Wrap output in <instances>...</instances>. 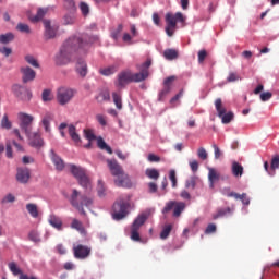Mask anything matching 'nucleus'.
Wrapping results in <instances>:
<instances>
[{
    "label": "nucleus",
    "instance_id": "obj_1",
    "mask_svg": "<svg viewBox=\"0 0 279 279\" xmlns=\"http://www.w3.org/2000/svg\"><path fill=\"white\" fill-rule=\"evenodd\" d=\"M89 47L88 41H84L80 37H70L62 44L59 53L54 58L57 66H64L73 62L77 56H86Z\"/></svg>",
    "mask_w": 279,
    "mask_h": 279
},
{
    "label": "nucleus",
    "instance_id": "obj_2",
    "mask_svg": "<svg viewBox=\"0 0 279 279\" xmlns=\"http://www.w3.org/2000/svg\"><path fill=\"white\" fill-rule=\"evenodd\" d=\"M107 166L111 175H113L116 186L122 189H132V181L130 180V175L123 171V167L119 165V161L116 159H107Z\"/></svg>",
    "mask_w": 279,
    "mask_h": 279
},
{
    "label": "nucleus",
    "instance_id": "obj_3",
    "mask_svg": "<svg viewBox=\"0 0 279 279\" xmlns=\"http://www.w3.org/2000/svg\"><path fill=\"white\" fill-rule=\"evenodd\" d=\"M69 202L73 208L78 210L81 215L86 216V210L85 208H90V205L93 204V197L82 194V192L77 191L76 189L72 190V193L69 197Z\"/></svg>",
    "mask_w": 279,
    "mask_h": 279
},
{
    "label": "nucleus",
    "instance_id": "obj_4",
    "mask_svg": "<svg viewBox=\"0 0 279 279\" xmlns=\"http://www.w3.org/2000/svg\"><path fill=\"white\" fill-rule=\"evenodd\" d=\"M166 34L171 38L175 33L178 23L184 25L186 23V16L182 12H177L175 14L168 12L166 13Z\"/></svg>",
    "mask_w": 279,
    "mask_h": 279
},
{
    "label": "nucleus",
    "instance_id": "obj_5",
    "mask_svg": "<svg viewBox=\"0 0 279 279\" xmlns=\"http://www.w3.org/2000/svg\"><path fill=\"white\" fill-rule=\"evenodd\" d=\"M70 167V173H72L73 178L77 180L80 186L82 189H93V183L90 182V178H88V174H86V169L75 166L73 163L69 165Z\"/></svg>",
    "mask_w": 279,
    "mask_h": 279
},
{
    "label": "nucleus",
    "instance_id": "obj_6",
    "mask_svg": "<svg viewBox=\"0 0 279 279\" xmlns=\"http://www.w3.org/2000/svg\"><path fill=\"white\" fill-rule=\"evenodd\" d=\"M149 66H151V60H147L142 65L137 66V69H140V73L131 72L132 82H145V80L149 77Z\"/></svg>",
    "mask_w": 279,
    "mask_h": 279
},
{
    "label": "nucleus",
    "instance_id": "obj_7",
    "mask_svg": "<svg viewBox=\"0 0 279 279\" xmlns=\"http://www.w3.org/2000/svg\"><path fill=\"white\" fill-rule=\"evenodd\" d=\"M186 208V204L182 202L169 201L166 203V206L162 209V214L167 215V213H171L173 210V217H180L184 209Z\"/></svg>",
    "mask_w": 279,
    "mask_h": 279
},
{
    "label": "nucleus",
    "instance_id": "obj_8",
    "mask_svg": "<svg viewBox=\"0 0 279 279\" xmlns=\"http://www.w3.org/2000/svg\"><path fill=\"white\" fill-rule=\"evenodd\" d=\"M111 215L114 221L125 219V217H128V203H124L123 201L116 202L113 204Z\"/></svg>",
    "mask_w": 279,
    "mask_h": 279
},
{
    "label": "nucleus",
    "instance_id": "obj_9",
    "mask_svg": "<svg viewBox=\"0 0 279 279\" xmlns=\"http://www.w3.org/2000/svg\"><path fill=\"white\" fill-rule=\"evenodd\" d=\"M75 97V92L69 87H60L57 90V101L60 106H66Z\"/></svg>",
    "mask_w": 279,
    "mask_h": 279
},
{
    "label": "nucleus",
    "instance_id": "obj_10",
    "mask_svg": "<svg viewBox=\"0 0 279 279\" xmlns=\"http://www.w3.org/2000/svg\"><path fill=\"white\" fill-rule=\"evenodd\" d=\"M14 40V35L12 33H5L0 35V53L8 58L12 54V48L5 47V45H10Z\"/></svg>",
    "mask_w": 279,
    "mask_h": 279
},
{
    "label": "nucleus",
    "instance_id": "obj_11",
    "mask_svg": "<svg viewBox=\"0 0 279 279\" xmlns=\"http://www.w3.org/2000/svg\"><path fill=\"white\" fill-rule=\"evenodd\" d=\"M17 117L22 132L29 134V132H32V123L34 122V117L23 112H20Z\"/></svg>",
    "mask_w": 279,
    "mask_h": 279
},
{
    "label": "nucleus",
    "instance_id": "obj_12",
    "mask_svg": "<svg viewBox=\"0 0 279 279\" xmlns=\"http://www.w3.org/2000/svg\"><path fill=\"white\" fill-rule=\"evenodd\" d=\"M117 88H125L128 84H132V71L125 70L118 74V80L114 83Z\"/></svg>",
    "mask_w": 279,
    "mask_h": 279
},
{
    "label": "nucleus",
    "instance_id": "obj_13",
    "mask_svg": "<svg viewBox=\"0 0 279 279\" xmlns=\"http://www.w3.org/2000/svg\"><path fill=\"white\" fill-rule=\"evenodd\" d=\"M12 90L14 95L23 101H29V99H32V92L24 86L15 84L13 85Z\"/></svg>",
    "mask_w": 279,
    "mask_h": 279
},
{
    "label": "nucleus",
    "instance_id": "obj_14",
    "mask_svg": "<svg viewBox=\"0 0 279 279\" xmlns=\"http://www.w3.org/2000/svg\"><path fill=\"white\" fill-rule=\"evenodd\" d=\"M44 27H45V39L46 40H51L53 38H56L57 34H58V25H51V21L49 20H45L44 21Z\"/></svg>",
    "mask_w": 279,
    "mask_h": 279
},
{
    "label": "nucleus",
    "instance_id": "obj_15",
    "mask_svg": "<svg viewBox=\"0 0 279 279\" xmlns=\"http://www.w3.org/2000/svg\"><path fill=\"white\" fill-rule=\"evenodd\" d=\"M29 178H32V172L28 170V168L24 167L16 169V182L20 184H27V182H29Z\"/></svg>",
    "mask_w": 279,
    "mask_h": 279
},
{
    "label": "nucleus",
    "instance_id": "obj_16",
    "mask_svg": "<svg viewBox=\"0 0 279 279\" xmlns=\"http://www.w3.org/2000/svg\"><path fill=\"white\" fill-rule=\"evenodd\" d=\"M173 82H175V76H169L165 78L163 88L158 96L159 101H165V97L171 93V84H173Z\"/></svg>",
    "mask_w": 279,
    "mask_h": 279
},
{
    "label": "nucleus",
    "instance_id": "obj_17",
    "mask_svg": "<svg viewBox=\"0 0 279 279\" xmlns=\"http://www.w3.org/2000/svg\"><path fill=\"white\" fill-rule=\"evenodd\" d=\"M26 136L29 141L31 147H36L38 149L45 144V142L40 138V132L29 131V133H26Z\"/></svg>",
    "mask_w": 279,
    "mask_h": 279
},
{
    "label": "nucleus",
    "instance_id": "obj_18",
    "mask_svg": "<svg viewBox=\"0 0 279 279\" xmlns=\"http://www.w3.org/2000/svg\"><path fill=\"white\" fill-rule=\"evenodd\" d=\"M197 186H204V182L197 175H192L185 181V189L189 191H195Z\"/></svg>",
    "mask_w": 279,
    "mask_h": 279
},
{
    "label": "nucleus",
    "instance_id": "obj_19",
    "mask_svg": "<svg viewBox=\"0 0 279 279\" xmlns=\"http://www.w3.org/2000/svg\"><path fill=\"white\" fill-rule=\"evenodd\" d=\"M22 73V80L24 84H27V82H33V80H36V71L32 70V68L26 66L21 69Z\"/></svg>",
    "mask_w": 279,
    "mask_h": 279
},
{
    "label": "nucleus",
    "instance_id": "obj_20",
    "mask_svg": "<svg viewBox=\"0 0 279 279\" xmlns=\"http://www.w3.org/2000/svg\"><path fill=\"white\" fill-rule=\"evenodd\" d=\"M76 73H78L81 77L88 75V65L82 58L76 59Z\"/></svg>",
    "mask_w": 279,
    "mask_h": 279
},
{
    "label": "nucleus",
    "instance_id": "obj_21",
    "mask_svg": "<svg viewBox=\"0 0 279 279\" xmlns=\"http://www.w3.org/2000/svg\"><path fill=\"white\" fill-rule=\"evenodd\" d=\"M73 254L77 259L88 258L89 248L88 246H75L73 247Z\"/></svg>",
    "mask_w": 279,
    "mask_h": 279
},
{
    "label": "nucleus",
    "instance_id": "obj_22",
    "mask_svg": "<svg viewBox=\"0 0 279 279\" xmlns=\"http://www.w3.org/2000/svg\"><path fill=\"white\" fill-rule=\"evenodd\" d=\"M9 271L13 274V276H20V279H37L35 277H28L27 275L22 274V270L17 268V265L15 263H9Z\"/></svg>",
    "mask_w": 279,
    "mask_h": 279
},
{
    "label": "nucleus",
    "instance_id": "obj_23",
    "mask_svg": "<svg viewBox=\"0 0 279 279\" xmlns=\"http://www.w3.org/2000/svg\"><path fill=\"white\" fill-rule=\"evenodd\" d=\"M47 12H49V8H39L37 10L36 15H29V21L32 23H38V21H43V19H45V16L47 15Z\"/></svg>",
    "mask_w": 279,
    "mask_h": 279
},
{
    "label": "nucleus",
    "instance_id": "obj_24",
    "mask_svg": "<svg viewBox=\"0 0 279 279\" xmlns=\"http://www.w3.org/2000/svg\"><path fill=\"white\" fill-rule=\"evenodd\" d=\"M221 175L217 170L210 168L208 172V181H209V187L215 189V182H219Z\"/></svg>",
    "mask_w": 279,
    "mask_h": 279
},
{
    "label": "nucleus",
    "instance_id": "obj_25",
    "mask_svg": "<svg viewBox=\"0 0 279 279\" xmlns=\"http://www.w3.org/2000/svg\"><path fill=\"white\" fill-rule=\"evenodd\" d=\"M148 218L149 216L147 214L138 215L136 219L133 221L132 228L134 230H141V226H144L145 221H147Z\"/></svg>",
    "mask_w": 279,
    "mask_h": 279
},
{
    "label": "nucleus",
    "instance_id": "obj_26",
    "mask_svg": "<svg viewBox=\"0 0 279 279\" xmlns=\"http://www.w3.org/2000/svg\"><path fill=\"white\" fill-rule=\"evenodd\" d=\"M51 121H53V114L50 112H47L44 114L41 119V123L45 128V132H51Z\"/></svg>",
    "mask_w": 279,
    "mask_h": 279
},
{
    "label": "nucleus",
    "instance_id": "obj_27",
    "mask_svg": "<svg viewBox=\"0 0 279 279\" xmlns=\"http://www.w3.org/2000/svg\"><path fill=\"white\" fill-rule=\"evenodd\" d=\"M48 223L56 228V230H62V219L53 214L49 216Z\"/></svg>",
    "mask_w": 279,
    "mask_h": 279
},
{
    "label": "nucleus",
    "instance_id": "obj_28",
    "mask_svg": "<svg viewBox=\"0 0 279 279\" xmlns=\"http://www.w3.org/2000/svg\"><path fill=\"white\" fill-rule=\"evenodd\" d=\"M69 135L72 138V141L75 143V145H80L82 143V138L80 137V134H77V130L75 129V125L73 124L69 125Z\"/></svg>",
    "mask_w": 279,
    "mask_h": 279
},
{
    "label": "nucleus",
    "instance_id": "obj_29",
    "mask_svg": "<svg viewBox=\"0 0 279 279\" xmlns=\"http://www.w3.org/2000/svg\"><path fill=\"white\" fill-rule=\"evenodd\" d=\"M51 160L57 169V171H64V160L60 156L52 153Z\"/></svg>",
    "mask_w": 279,
    "mask_h": 279
},
{
    "label": "nucleus",
    "instance_id": "obj_30",
    "mask_svg": "<svg viewBox=\"0 0 279 279\" xmlns=\"http://www.w3.org/2000/svg\"><path fill=\"white\" fill-rule=\"evenodd\" d=\"M222 195H226V197H234L236 201H240V202H243V199L245 198V194L231 192L230 187H225L222 190Z\"/></svg>",
    "mask_w": 279,
    "mask_h": 279
},
{
    "label": "nucleus",
    "instance_id": "obj_31",
    "mask_svg": "<svg viewBox=\"0 0 279 279\" xmlns=\"http://www.w3.org/2000/svg\"><path fill=\"white\" fill-rule=\"evenodd\" d=\"M214 104L218 117H223V113L228 112V109H226V106L223 105V100H221V98H217Z\"/></svg>",
    "mask_w": 279,
    "mask_h": 279
},
{
    "label": "nucleus",
    "instance_id": "obj_32",
    "mask_svg": "<svg viewBox=\"0 0 279 279\" xmlns=\"http://www.w3.org/2000/svg\"><path fill=\"white\" fill-rule=\"evenodd\" d=\"M71 228H73V230H77L80 234H86V229L84 228V225L82 223V221L75 218L72 220Z\"/></svg>",
    "mask_w": 279,
    "mask_h": 279
},
{
    "label": "nucleus",
    "instance_id": "obj_33",
    "mask_svg": "<svg viewBox=\"0 0 279 279\" xmlns=\"http://www.w3.org/2000/svg\"><path fill=\"white\" fill-rule=\"evenodd\" d=\"M231 171H232L234 178H241V175H243V166H241L239 162L234 161L232 163Z\"/></svg>",
    "mask_w": 279,
    "mask_h": 279
},
{
    "label": "nucleus",
    "instance_id": "obj_34",
    "mask_svg": "<svg viewBox=\"0 0 279 279\" xmlns=\"http://www.w3.org/2000/svg\"><path fill=\"white\" fill-rule=\"evenodd\" d=\"M178 50L175 49H166L163 51V58H166V60H178Z\"/></svg>",
    "mask_w": 279,
    "mask_h": 279
},
{
    "label": "nucleus",
    "instance_id": "obj_35",
    "mask_svg": "<svg viewBox=\"0 0 279 279\" xmlns=\"http://www.w3.org/2000/svg\"><path fill=\"white\" fill-rule=\"evenodd\" d=\"M145 175L149 178V180H158V178H160V172L156 170V168H148L145 171Z\"/></svg>",
    "mask_w": 279,
    "mask_h": 279
},
{
    "label": "nucleus",
    "instance_id": "obj_36",
    "mask_svg": "<svg viewBox=\"0 0 279 279\" xmlns=\"http://www.w3.org/2000/svg\"><path fill=\"white\" fill-rule=\"evenodd\" d=\"M26 210L29 213L31 217L33 219H36L38 217V206L34 203H28L26 205Z\"/></svg>",
    "mask_w": 279,
    "mask_h": 279
},
{
    "label": "nucleus",
    "instance_id": "obj_37",
    "mask_svg": "<svg viewBox=\"0 0 279 279\" xmlns=\"http://www.w3.org/2000/svg\"><path fill=\"white\" fill-rule=\"evenodd\" d=\"M97 145L99 149L107 151V154H113L112 148L108 146V144L106 143V141H104V138L99 137L97 141Z\"/></svg>",
    "mask_w": 279,
    "mask_h": 279
},
{
    "label": "nucleus",
    "instance_id": "obj_38",
    "mask_svg": "<svg viewBox=\"0 0 279 279\" xmlns=\"http://www.w3.org/2000/svg\"><path fill=\"white\" fill-rule=\"evenodd\" d=\"M112 98H113V104L116 105L118 110H122L123 102H122L121 94H119L117 92H113L112 93Z\"/></svg>",
    "mask_w": 279,
    "mask_h": 279
},
{
    "label": "nucleus",
    "instance_id": "obj_39",
    "mask_svg": "<svg viewBox=\"0 0 279 279\" xmlns=\"http://www.w3.org/2000/svg\"><path fill=\"white\" fill-rule=\"evenodd\" d=\"M219 119H221V122L225 124L230 123V121H232L234 119V113H232V111H226L225 113H222V116H218Z\"/></svg>",
    "mask_w": 279,
    "mask_h": 279
},
{
    "label": "nucleus",
    "instance_id": "obj_40",
    "mask_svg": "<svg viewBox=\"0 0 279 279\" xmlns=\"http://www.w3.org/2000/svg\"><path fill=\"white\" fill-rule=\"evenodd\" d=\"M117 71H118V68L116 65H110L108 68L101 69L100 74L106 75V76L114 75V73H117Z\"/></svg>",
    "mask_w": 279,
    "mask_h": 279
},
{
    "label": "nucleus",
    "instance_id": "obj_41",
    "mask_svg": "<svg viewBox=\"0 0 279 279\" xmlns=\"http://www.w3.org/2000/svg\"><path fill=\"white\" fill-rule=\"evenodd\" d=\"M1 128L3 130H12V122L10 121V119L8 118V113H5L3 117H2V120H1Z\"/></svg>",
    "mask_w": 279,
    "mask_h": 279
},
{
    "label": "nucleus",
    "instance_id": "obj_42",
    "mask_svg": "<svg viewBox=\"0 0 279 279\" xmlns=\"http://www.w3.org/2000/svg\"><path fill=\"white\" fill-rule=\"evenodd\" d=\"M17 32H21L22 34H32V28H29V25L25 23H19L16 26Z\"/></svg>",
    "mask_w": 279,
    "mask_h": 279
},
{
    "label": "nucleus",
    "instance_id": "obj_43",
    "mask_svg": "<svg viewBox=\"0 0 279 279\" xmlns=\"http://www.w3.org/2000/svg\"><path fill=\"white\" fill-rule=\"evenodd\" d=\"M232 213V209L230 207H227L225 209H219L217 214L213 216V219H219L220 217H226V215H230Z\"/></svg>",
    "mask_w": 279,
    "mask_h": 279
},
{
    "label": "nucleus",
    "instance_id": "obj_44",
    "mask_svg": "<svg viewBox=\"0 0 279 279\" xmlns=\"http://www.w3.org/2000/svg\"><path fill=\"white\" fill-rule=\"evenodd\" d=\"M25 60L28 64H31V66H34L35 69H39L40 64L38 63V61L36 60V58H34V56H26Z\"/></svg>",
    "mask_w": 279,
    "mask_h": 279
},
{
    "label": "nucleus",
    "instance_id": "obj_45",
    "mask_svg": "<svg viewBox=\"0 0 279 279\" xmlns=\"http://www.w3.org/2000/svg\"><path fill=\"white\" fill-rule=\"evenodd\" d=\"M97 193H98V197L106 196V185H104L101 180L98 181Z\"/></svg>",
    "mask_w": 279,
    "mask_h": 279
},
{
    "label": "nucleus",
    "instance_id": "obj_46",
    "mask_svg": "<svg viewBox=\"0 0 279 279\" xmlns=\"http://www.w3.org/2000/svg\"><path fill=\"white\" fill-rule=\"evenodd\" d=\"M63 21L64 25H73V23H75V14L68 13L66 15H64Z\"/></svg>",
    "mask_w": 279,
    "mask_h": 279
},
{
    "label": "nucleus",
    "instance_id": "obj_47",
    "mask_svg": "<svg viewBox=\"0 0 279 279\" xmlns=\"http://www.w3.org/2000/svg\"><path fill=\"white\" fill-rule=\"evenodd\" d=\"M172 229L173 227L171 225H167L160 233V239H167L171 234Z\"/></svg>",
    "mask_w": 279,
    "mask_h": 279
},
{
    "label": "nucleus",
    "instance_id": "obj_48",
    "mask_svg": "<svg viewBox=\"0 0 279 279\" xmlns=\"http://www.w3.org/2000/svg\"><path fill=\"white\" fill-rule=\"evenodd\" d=\"M41 99L43 101H52L53 95H51V89H44Z\"/></svg>",
    "mask_w": 279,
    "mask_h": 279
},
{
    "label": "nucleus",
    "instance_id": "obj_49",
    "mask_svg": "<svg viewBox=\"0 0 279 279\" xmlns=\"http://www.w3.org/2000/svg\"><path fill=\"white\" fill-rule=\"evenodd\" d=\"M64 8L68 9L70 12H75V10H77L75 8V1H73V0H65Z\"/></svg>",
    "mask_w": 279,
    "mask_h": 279
},
{
    "label": "nucleus",
    "instance_id": "obj_50",
    "mask_svg": "<svg viewBox=\"0 0 279 279\" xmlns=\"http://www.w3.org/2000/svg\"><path fill=\"white\" fill-rule=\"evenodd\" d=\"M206 58H208V52L203 49L198 51V64H204V60H206Z\"/></svg>",
    "mask_w": 279,
    "mask_h": 279
},
{
    "label": "nucleus",
    "instance_id": "obj_51",
    "mask_svg": "<svg viewBox=\"0 0 279 279\" xmlns=\"http://www.w3.org/2000/svg\"><path fill=\"white\" fill-rule=\"evenodd\" d=\"M217 232V225L209 223L205 229V234H215Z\"/></svg>",
    "mask_w": 279,
    "mask_h": 279
},
{
    "label": "nucleus",
    "instance_id": "obj_52",
    "mask_svg": "<svg viewBox=\"0 0 279 279\" xmlns=\"http://www.w3.org/2000/svg\"><path fill=\"white\" fill-rule=\"evenodd\" d=\"M197 156L201 158V160H207L208 153H206V149L204 147L198 148Z\"/></svg>",
    "mask_w": 279,
    "mask_h": 279
},
{
    "label": "nucleus",
    "instance_id": "obj_53",
    "mask_svg": "<svg viewBox=\"0 0 279 279\" xmlns=\"http://www.w3.org/2000/svg\"><path fill=\"white\" fill-rule=\"evenodd\" d=\"M131 239L132 241H141V234L138 233V229L131 228Z\"/></svg>",
    "mask_w": 279,
    "mask_h": 279
},
{
    "label": "nucleus",
    "instance_id": "obj_54",
    "mask_svg": "<svg viewBox=\"0 0 279 279\" xmlns=\"http://www.w3.org/2000/svg\"><path fill=\"white\" fill-rule=\"evenodd\" d=\"M80 8H81V12H82L83 16H88V12H90L88 4L81 2Z\"/></svg>",
    "mask_w": 279,
    "mask_h": 279
},
{
    "label": "nucleus",
    "instance_id": "obj_55",
    "mask_svg": "<svg viewBox=\"0 0 279 279\" xmlns=\"http://www.w3.org/2000/svg\"><path fill=\"white\" fill-rule=\"evenodd\" d=\"M84 134H85V138H87V141H95V133H93L92 130H84Z\"/></svg>",
    "mask_w": 279,
    "mask_h": 279
},
{
    "label": "nucleus",
    "instance_id": "obj_56",
    "mask_svg": "<svg viewBox=\"0 0 279 279\" xmlns=\"http://www.w3.org/2000/svg\"><path fill=\"white\" fill-rule=\"evenodd\" d=\"M96 120L100 125H102V128H106V125H108V122L106 121V117H104V114H97Z\"/></svg>",
    "mask_w": 279,
    "mask_h": 279
},
{
    "label": "nucleus",
    "instance_id": "obj_57",
    "mask_svg": "<svg viewBox=\"0 0 279 279\" xmlns=\"http://www.w3.org/2000/svg\"><path fill=\"white\" fill-rule=\"evenodd\" d=\"M170 181L172 182V189L178 186V179L175 178V170L170 171Z\"/></svg>",
    "mask_w": 279,
    "mask_h": 279
},
{
    "label": "nucleus",
    "instance_id": "obj_58",
    "mask_svg": "<svg viewBox=\"0 0 279 279\" xmlns=\"http://www.w3.org/2000/svg\"><path fill=\"white\" fill-rule=\"evenodd\" d=\"M190 168L193 171V173H197L199 169V162H197V160L190 161Z\"/></svg>",
    "mask_w": 279,
    "mask_h": 279
},
{
    "label": "nucleus",
    "instance_id": "obj_59",
    "mask_svg": "<svg viewBox=\"0 0 279 279\" xmlns=\"http://www.w3.org/2000/svg\"><path fill=\"white\" fill-rule=\"evenodd\" d=\"M14 202H16V197H14L12 194H8V195L2 199V203H3V204H7V203L12 204V203H14Z\"/></svg>",
    "mask_w": 279,
    "mask_h": 279
},
{
    "label": "nucleus",
    "instance_id": "obj_60",
    "mask_svg": "<svg viewBox=\"0 0 279 279\" xmlns=\"http://www.w3.org/2000/svg\"><path fill=\"white\" fill-rule=\"evenodd\" d=\"M274 95L270 92L262 93L260 94V100L262 101H269Z\"/></svg>",
    "mask_w": 279,
    "mask_h": 279
},
{
    "label": "nucleus",
    "instance_id": "obj_61",
    "mask_svg": "<svg viewBox=\"0 0 279 279\" xmlns=\"http://www.w3.org/2000/svg\"><path fill=\"white\" fill-rule=\"evenodd\" d=\"M123 32V24H119L116 32L112 33V38L117 40L119 38V34Z\"/></svg>",
    "mask_w": 279,
    "mask_h": 279
},
{
    "label": "nucleus",
    "instance_id": "obj_62",
    "mask_svg": "<svg viewBox=\"0 0 279 279\" xmlns=\"http://www.w3.org/2000/svg\"><path fill=\"white\" fill-rule=\"evenodd\" d=\"M148 192L149 193H157L158 192V184L155 182H149L148 183Z\"/></svg>",
    "mask_w": 279,
    "mask_h": 279
},
{
    "label": "nucleus",
    "instance_id": "obj_63",
    "mask_svg": "<svg viewBox=\"0 0 279 279\" xmlns=\"http://www.w3.org/2000/svg\"><path fill=\"white\" fill-rule=\"evenodd\" d=\"M148 160L149 162H160V157H158V155H155V154H149Z\"/></svg>",
    "mask_w": 279,
    "mask_h": 279
},
{
    "label": "nucleus",
    "instance_id": "obj_64",
    "mask_svg": "<svg viewBox=\"0 0 279 279\" xmlns=\"http://www.w3.org/2000/svg\"><path fill=\"white\" fill-rule=\"evenodd\" d=\"M279 168V156H276L271 160V169H278Z\"/></svg>",
    "mask_w": 279,
    "mask_h": 279
}]
</instances>
